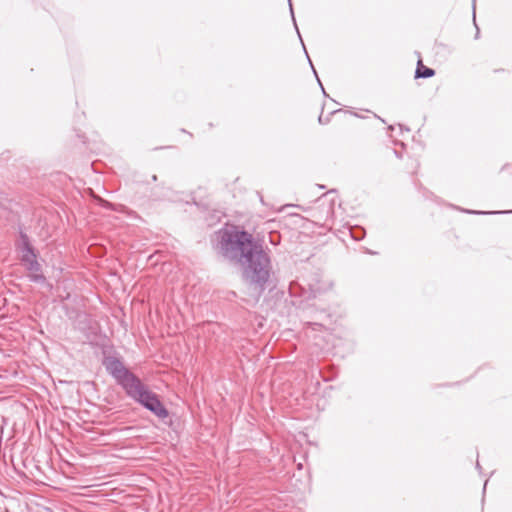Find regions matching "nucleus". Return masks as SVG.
Wrapping results in <instances>:
<instances>
[{
	"mask_svg": "<svg viewBox=\"0 0 512 512\" xmlns=\"http://www.w3.org/2000/svg\"><path fill=\"white\" fill-rule=\"evenodd\" d=\"M478 36H479V29L477 28V32H476V36L475 37L478 38Z\"/></svg>",
	"mask_w": 512,
	"mask_h": 512,
	"instance_id": "10",
	"label": "nucleus"
},
{
	"mask_svg": "<svg viewBox=\"0 0 512 512\" xmlns=\"http://www.w3.org/2000/svg\"><path fill=\"white\" fill-rule=\"evenodd\" d=\"M487 484H488V481H485L483 488H486Z\"/></svg>",
	"mask_w": 512,
	"mask_h": 512,
	"instance_id": "13",
	"label": "nucleus"
},
{
	"mask_svg": "<svg viewBox=\"0 0 512 512\" xmlns=\"http://www.w3.org/2000/svg\"><path fill=\"white\" fill-rule=\"evenodd\" d=\"M333 193L334 190H331L327 193H324L316 200L318 207L323 208V216L325 221L334 217L336 198L335 196H332Z\"/></svg>",
	"mask_w": 512,
	"mask_h": 512,
	"instance_id": "3",
	"label": "nucleus"
},
{
	"mask_svg": "<svg viewBox=\"0 0 512 512\" xmlns=\"http://www.w3.org/2000/svg\"><path fill=\"white\" fill-rule=\"evenodd\" d=\"M487 484H488V481H485L483 488H486Z\"/></svg>",
	"mask_w": 512,
	"mask_h": 512,
	"instance_id": "12",
	"label": "nucleus"
},
{
	"mask_svg": "<svg viewBox=\"0 0 512 512\" xmlns=\"http://www.w3.org/2000/svg\"><path fill=\"white\" fill-rule=\"evenodd\" d=\"M319 122H320V123H322V122H323V119H322V117H321V116L319 117Z\"/></svg>",
	"mask_w": 512,
	"mask_h": 512,
	"instance_id": "14",
	"label": "nucleus"
},
{
	"mask_svg": "<svg viewBox=\"0 0 512 512\" xmlns=\"http://www.w3.org/2000/svg\"><path fill=\"white\" fill-rule=\"evenodd\" d=\"M103 365L107 372L124 389L129 398L141 404L159 419L163 420L168 417L169 412L160 401L158 395L149 390L135 374L124 366L120 359L106 357Z\"/></svg>",
	"mask_w": 512,
	"mask_h": 512,
	"instance_id": "2",
	"label": "nucleus"
},
{
	"mask_svg": "<svg viewBox=\"0 0 512 512\" xmlns=\"http://www.w3.org/2000/svg\"><path fill=\"white\" fill-rule=\"evenodd\" d=\"M25 267L30 272V274L28 275L30 281L35 283L46 282L45 276L41 273V265L37 261V257L35 259H32L30 263Z\"/></svg>",
	"mask_w": 512,
	"mask_h": 512,
	"instance_id": "4",
	"label": "nucleus"
},
{
	"mask_svg": "<svg viewBox=\"0 0 512 512\" xmlns=\"http://www.w3.org/2000/svg\"><path fill=\"white\" fill-rule=\"evenodd\" d=\"M20 237H21V252H22V254L24 252H29V250H34L32 245L30 244L28 236L25 233L21 232Z\"/></svg>",
	"mask_w": 512,
	"mask_h": 512,
	"instance_id": "6",
	"label": "nucleus"
},
{
	"mask_svg": "<svg viewBox=\"0 0 512 512\" xmlns=\"http://www.w3.org/2000/svg\"><path fill=\"white\" fill-rule=\"evenodd\" d=\"M288 2H289L290 12H291V15H292L293 21L295 22L294 12H293V7H292L291 0H288Z\"/></svg>",
	"mask_w": 512,
	"mask_h": 512,
	"instance_id": "9",
	"label": "nucleus"
},
{
	"mask_svg": "<svg viewBox=\"0 0 512 512\" xmlns=\"http://www.w3.org/2000/svg\"><path fill=\"white\" fill-rule=\"evenodd\" d=\"M487 484H488V481H485L483 488H486Z\"/></svg>",
	"mask_w": 512,
	"mask_h": 512,
	"instance_id": "11",
	"label": "nucleus"
},
{
	"mask_svg": "<svg viewBox=\"0 0 512 512\" xmlns=\"http://www.w3.org/2000/svg\"><path fill=\"white\" fill-rule=\"evenodd\" d=\"M434 75L435 71L433 69L424 66L421 60L418 61L415 71V78H430Z\"/></svg>",
	"mask_w": 512,
	"mask_h": 512,
	"instance_id": "5",
	"label": "nucleus"
},
{
	"mask_svg": "<svg viewBox=\"0 0 512 512\" xmlns=\"http://www.w3.org/2000/svg\"><path fill=\"white\" fill-rule=\"evenodd\" d=\"M37 257L34 250H29V252H24L21 257V261L26 266L30 263L32 259H35Z\"/></svg>",
	"mask_w": 512,
	"mask_h": 512,
	"instance_id": "7",
	"label": "nucleus"
},
{
	"mask_svg": "<svg viewBox=\"0 0 512 512\" xmlns=\"http://www.w3.org/2000/svg\"><path fill=\"white\" fill-rule=\"evenodd\" d=\"M468 212L472 213V214H500V213H502L501 211H491V212L468 211Z\"/></svg>",
	"mask_w": 512,
	"mask_h": 512,
	"instance_id": "8",
	"label": "nucleus"
},
{
	"mask_svg": "<svg viewBox=\"0 0 512 512\" xmlns=\"http://www.w3.org/2000/svg\"><path fill=\"white\" fill-rule=\"evenodd\" d=\"M476 467H477V468H480V464H479V462H478V461H477V463H476Z\"/></svg>",
	"mask_w": 512,
	"mask_h": 512,
	"instance_id": "15",
	"label": "nucleus"
},
{
	"mask_svg": "<svg viewBox=\"0 0 512 512\" xmlns=\"http://www.w3.org/2000/svg\"><path fill=\"white\" fill-rule=\"evenodd\" d=\"M219 252L243 266V278L251 285L264 289L271 274V260L262 245L247 231H220Z\"/></svg>",
	"mask_w": 512,
	"mask_h": 512,
	"instance_id": "1",
	"label": "nucleus"
}]
</instances>
